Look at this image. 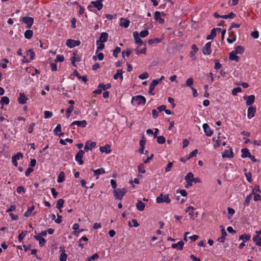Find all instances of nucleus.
<instances>
[{
	"instance_id": "f257e3e1",
	"label": "nucleus",
	"mask_w": 261,
	"mask_h": 261,
	"mask_svg": "<svg viewBox=\"0 0 261 261\" xmlns=\"http://www.w3.org/2000/svg\"><path fill=\"white\" fill-rule=\"evenodd\" d=\"M212 141L215 143L213 145L214 148H217L221 146H225L226 144V138L221 133H219L217 137H214Z\"/></svg>"
},
{
	"instance_id": "f03ea898",
	"label": "nucleus",
	"mask_w": 261,
	"mask_h": 261,
	"mask_svg": "<svg viewBox=\"0 0 261 261\" xmlns=\"http://www.w3.org/2000/svg\"><path fill=\"white\" fill-rule=\"evenodd\" d=\"M103 7L102 2L100 1H92L88 6V9L92 12H95L96 10H100Z\"/></svg>"
},
{
	"instance_id": "7ed1b4c3",
	"label": "nucleus",
	"mask_w": 261,
	"mask_h": 261,
	"mask_svg": "<svg viewBox=\"0 0 261 261\" xmlns=\"http://www.w3.org/2000/svg\"><path fill=\"white\" fill-rule=\"evenodd\" d=\"M156 202L157 203H166V204H169L171 202L169 195H164L163 193H161L159 196L156 197Z\"/></svg>"
},
{
	"instance_id": "20e7f679",
	"label": "nucleus",
	"mask_w": 261,
	"mask_h": 261,
	"mask_svg": "<svg viewBox=\"0 0 261 261\" xmlns=\"http://www.w3.org/2000/svg\"><path fill=\"white\" fill-rule=\"evenodd\" d=\"M114 197L116 199L121 200L126 193V190L123 189H117L114 190Z\"/></svg>"
},
{
	"instance_id": "39448f33",
	"label": "nucleus",
	"mask_w": 261,
	"mask_h": 261,
	"mask_svg": "<svg viewBox=\"0 0 261 261\" xmlns=\"http://www.w3.org/2000/svg\"><path fill=\"white\" fill-rule=\"evenodd\" d=\"M84 154V151L82 150H80L75 156V160L79 163V165H82L84 164V162L82 160L83 155Z\"/></svg>"
},
{
	"instance_id": "423d86ee",
	"label": "nucleus",
	"mask_w": 261,
	"mask_h": 261,
	"mask_svg": "<svg viewBox=\"0 0 261 261\" xmlns=\"http://www.w3.org/2000/svg\"><path fill=\"white\" fill-rule=\"evenodd\" d=\"M22 21L23 23L27 24V28L28 29H30L33 24L34 19L31 17H24L22 19Z\"/></svg>"
},
{
	"instance_id": "0eeeda50",
	"label": "nucleus",
	"mask_w": 261,
	"mask_h": 261,
	"mask_svg": "<svg viewBox=\"0 0 261 261\" xmlns=\"http://www.w3.org/2000/svg\"><path fill=\"white\" fill-rule=\"evenodd\" d=\"M81 42L79 40H74L72 39H68L66 41V45L69 48H72L75 46L80 45Z\"/></svg>"
},
{
	"instance_id": "6e6552de",
	"label": "nucleus",
	"mask_w": 261,
	"mask_h": 261,
	"mask_svg": "<svg viewBox=\"0 0 261 261\" xmlns=\"http://www.w3.org/2000/svg\"><path fill=\"white\" fill-rule=\"evenodd\" d=\"M96 143L91 141H88L86 142L84 146V150L88 152L89 150H91L93 148L96 146Z\"/></svg>"
},
{
	"instance_id": "1a4fd4ad",
	"label": "nucleus",
	"mask_w": 261,
	"mask_h": 261,
	"mask_svg": "<svg viewBox=\"0 0 261 261\" xmlns=\"http://www.w3.org/2000/svg\"><path fill=\"white\" fill-rule=\"evenodd\" d=\"M202 53L204 55H209L211 54V42H208L205 44L202 48Z\"/></svg>"
},
{
	"instance_id": "9d476101",
	"label": "nucleus",
	"mask_w": 261,
	"mask_h": 261,
	"mask_svg": "<svg viewBox=\"0 0 261 261\" xmlns=\"http://www.w3.org/2000/svg\"><path fill=\"white\" fill-rule=\"evenodd\" d=\"M132 100L136 101L138 105H145L146 103V99L145 98L141 95H138L135 97H133L132 98Z\"/></svg>"
},
{
	"instance_id": "9b49d317",
	"label": "nucleus",
	"mask_w": 261,
	"mask_h": 261,
	"mask_svg": "<svg viewBox=\"0 0 261 261\" xmlns=\"http://www.w3.org/2000/svg\"><path fill=\"white\" fill-rule=\"evenodd\" d=\"M23 157L22 153L20 152H17L14 156L12 158V163L15 167L18 166L17 161Z\"/></svg>"
},
{
	"instance_id": "f8f14e48",
	"label": "nucleus",
	"mask_w": 261,
	"mask_h": 261,
	"mask_svg": "<svg viewBox=\"0 0 261 261\" xmlns=\"http://www.w3.org/2000/svg\"><path fill=\"white\" fill-rule=\"evenodd\" d=\"M164 13L161 14L159 11H156L154 13V19L158 21L160 24H163L164 22V19L162 18L161 16H164Z\"/></svg>"
},
{
	"instance_id": "ddd939ff",
	"label": "nucleus",
	"mask_w": 261,
	"mask_h": 261,
	"mask_svg": "<svg viewBox=\"0 0 261 261\" xmlns=\"http://www.w3.org/2000/svg\"><path fill=\"white\" fill-rule=\"evenodd\" d=\"M19 97L18 99V103L22 105L26 103L29 98L25 95V94L24 93L20 92L19 93Z\"/></svg>"
},
{
	"instance_id": "4468645a",
	"label": "nucleus",
	"mask_w": 261,
	"mask_h": 261,
	"mask_svg": "<svg viewBox=\"0 0 261 261\" xmlns=\"http://www.w3.org/2000/svg\"><path fill=\"white\" fill-rule=\"evenodd\" d=\"M202 127L206 136L210 137L213 135V132L207 124L204 123Z\"/></svg>"
},
{
	"instance_id": "2eb2a0df",
	"label": "nucleus",
	"mask_w": 261,
	"mask_h": 261,
	"mask_svg": "<svg viewBox=\"0 0 261 261\" xmlns=\"http://www.w3.org/2000/svg\"><path fill=\"white\" fill-rule=\"evenodd\" d=\"M244 99L246 100V104L247 106L252 105L255 100V96L253 95L244 96Z\"/></svg>"
},
{
	"instance_id": "dca6fc26",
	"label": "nucleus",
	"mask_w": 261,
	"mask_h": 261,
	"mask_svg": "<svg viewBox=\"0 0 261 261\" xmlns=\"http://www.w3.org/2000/svg\"><path fill=\"white\" fill-rule=\"evenodd\" d=\"M133 37L135 40V43L138 45H142L143 41L139 36V33L137 32H134L133 33Z\"/></svg>"
},
{
	"instance_id": "f3484780",
	"label": "nucleus",
	"mask_w": 261,
	"mask_h": 261,
	"mask_svg": "<svg viewBox=\"0 0 261 261\" xmlns=\"http://www.w3.org/2000/svg\"><path fill=\"white\" fill-rule=\"evenodd\" d=\"M87 121L85 120L82 121H74L71 123L70 126H72L76 125L77 126L81 127H85L87 125Z\"/></svg>"
},
{
	"instance_id": "a211bd4d",
	"label": "nucleus",
	"mask_w": 261,
	"mask_h": 261,
	"mask_svg": "<svg viewBox=\"0 0 261 261\" xmlns=\"http://www.w3.org/2000/svg\"><path fill=\"white\" fill-rule=\"evenodd\" d=\"M108 38V34L106 32H102L100 36L99 39L96 41V44H98L100 42H105Z\"/></svg>"
},
{
	"instance_id": "6ab92c4d",
	"label": "nucleus",
	"mask_w": 261,
	"mask_h": 261,
	"mask_svg": "<svg viewBox=\"0 0 261 261\" xmlns=\"http://www.w3.org/2000/svg\"><path fill=\"white\" fill-rule=\"evenodd\" d=\"M233 156V151L231 148L225 150L222 154L223 158H232Z\"/></svg>"
},
{
	"instance_id": "aec40b11",
	"label": "nucleus",
	"mask_w": 261,
	"mask_h": 261,
	"mask_svg": "<svg viewBox=\"0 0 261 261\" xmlns=\"http://www.w3.org/2000/svg\"><path fill=\"white\" fill-rule=\"evenodd\" d=\"M229 59L230 61H235L238 62L239 61V57L237 56V54L234 50H232L229 54Z\"/></svg>"
},
{
	"instance_id": "412c9836",
	"label": "nucleus",
	"mask_w": 261,
	"mask_h": 261,
	"mask_svg": "<svg viewBox=\"0 0 261 261\" xmlns=\"http://www.w3.org/2000/svg\"><path fill=\"white\" fill-rule=\"evenodd\" d=\"M256 111L255 108L250 107L248 109L247 111V117L249 119L252 118L254 116Z\"/></svg>"
},
{
	"instance_id": "4be33fe9",
	"label": "nucleus",
	"mask_w": 261,
	"mask_h": 261,
	"mask_svg": "<svg viewBox=\"0 0 261 261\" xmlns=\"http://www.w3.org/2000/svg\"><path fill=\"white\" fill-rule=\"evenodd\" d=\"M60 255L59 257L60 261H66L67 257V255L65 253V250L63 248L60 247Z\"/></svg>"
},
{
	"instance_id": "5701e85b",
	"label": "nucleus",
	"mask_w": 261,
	"mask_h": 261,
	"mask_svg": "<svg viewBox=\"0 0 261 261\" xmlns=\"http://www.w3.org/2000/svg\"><path fill=\"white\" fill-rule=\"evenodd\" d=\"M99 150L102 153L109 154L111 152L110 146L109 144H106L104 146H101Z\"/></svg>"
},
{
	"instance_id": "b1692460",
	"label": "nucleus",
	"mask_w": 261,
	"mask_h": 261,
	"mask_svg": "<svg viewBox=\"0 0 261 261\" xmlns=\"http://www.w3.org/2000/svg\"><path fill=\"white\" fill-rule=\"evenodd\" d=\"M227 236V233L224 228L221 230V236L217 239V241L220 243H224L225 240V237Z\"/></svg>"
},
{
	"instance_id": "393cba45",
	"label": "nucleus",
	"mask_w": 261,
	"mask_h": 261,
	"mask_svg": "<svg viewBox=\"0 0 261 261\" xmlns=\"http://www.w3.org/2000/svg\"><path fill=\"white\" fill-rule=\"evenodd\" d=\"M129 23V20L126 18H121L120 19V25L121 27H123L125 28H127L128 27Z\"/></svg>"
},
{
	"instance_id": "a878e982",
	"label": "nucleus",
	"mask_w": 261,
	"mask_h": 261,
	"mask_svg": "<svg viewBox=\"0 0 261 261\" xmlns=\"http://www.w3.org/2000/svg\"><path fill=\"white\" fill-rule=\"evenodd\" d=\"M184 245V242L182 241H180L177 243L173 244L172 245V248H177L179 250H181L183 249Z\"/></svg>"
},
{
	"instance_id": "bb28decb",
	"label": "nucleus",
	"mask_w": 261,
	"mask_h": 261,
	"mask_svg": "<svg viewBox=\"0 0 261 261\" xmlns=\"http://www.w3.org/2000/svg\"><path fill=\"white\" fill-rule=\"evenodd\" d=\"M163 37L161 38H155L153 39H150L148 40V42L149 45L156 44L161 42L163 40Z\"/></svg>"
},
{
	"instance_id": "cd10ccee",
	"label": "nucleus",
	"mask_w": 261,
	"mask_h": 261,
	"mask_svg": "<svg viewBox=\"0 0 261 261\" xmlns=\"http://www.w3.org/2000/svg\"><path fill=\"white\" fill-rule=\"evenodd\" d=\"M145 207V204L142 201H138L136 204V208L138 211H143Z\"/></svg>"
},
{
	"instance_id": "c85d7f7f",
	"label": "nucleus",
	"mask_w": 261,
	"mask_h": 261,
	"mask_svg": "<svg viewBox=\"0 0 261 261\" xmlns=\"http://www.w3.org/2000/svg\"><path fill=\"white\" fill-rule=\"evenodd\" d=\"M34 208H35L33 205L32 206L28 207L27 211L25 212V213L24 214V216L27 218L30 217L31 216L32 213L34 211Z\"/></svg>"
},
{
	"instance_id": "c756f323",
	"label": "nucleus",
	"mask_w": 261,
	"mask_h": 261,
	"mask_svg": "<svg viewBox=\"0 0 261 261\" xmlns=\"http://www.w3.org/2000/svg\"><path fill=\"white\" fill-rule=\"evenodd\" d=\"M65 180V174L64 172L63 171H61L59 173L58 178H57V182L58 183H61L63 182Z\"/></svg>"
},
{
	"instance_id": "7c9ffc66",
	"label": "nucleus",
	"mask_w": 261,
	"mask_h": 261,
	"mask_svg": "<svg viewBox=\"0 0 261 261\" xmlns=\"http://www.w3.org/2000/svg\"><path fill=\"white\" fill-rule=\"evenodd\" d=\"M253 240L256 245L261 246V237L259 235H255L253 237Z\"/></svg>"
},
{
	"instance_id": "2f4dec72",
	"label": "nucleus",
	"mask_w": 261,
	"mask_h": 261,
	"mask_svg": "<svg viewBox=\"0 0 261 261\" xmlns=\"http://www.w3.org/2000/svg\"><path fill=\"white\" fill-rule=\"evenodd\" d=\"M54 132L56 134L59 136H61L63 135V133H61V126L60 124H58L56 128L54 129Z\"/></svg>"
},
{
	"instance_id": "473e14b6",
	"label": "nucleus",
	"mask_w": 261,
	"mask_h": 261,
	"mask_svg": "<svg viewBox=\"0 0 261 261\" xmlns=\"http://www.w3.org/2000/svg\"><path fill=\"white\" fill-rule=\"evenodd\" d=\"M242 155L241 157L242 158H245L247 156H249L250 155V153L247 148H243L241 150Z\"/></svg>"
},
{
	"instance_id": "72a5a7b5",
	"label": "nucleus",
	"mask_w": 261,
	"mask_h": 261,
	"mask_svg": "<svg viewBox=\"0 0 261 261\" xmlns=\"http://www.w3.org/2000/svg\"><path fill=\"white\" fill-rule=\"evenodd\" d=\"M122 74H123V71L121 70H117V73L115 74H114V79L115 80H117L118 77H119V79L121 80H123Z\"/></svg>"
},
{
	"instance_id": "f704fd0d",
	"label": "nucleus",
	"mask_w": 261,
	"mask_h": 261,
	"mask_svg": "<svg viewBox=\"0 0 261 261\" xmlns=\"http://www.w3.org/2000/svg\"><path fill=\"white\" fill-rule=\"evenodd\" d=\"M33 32L32 30L29 29L24 32V36L26 39H30L33 36Z\"/></svg>"
},
{
	"instance_id": "c9c22d12",
	"label": "nucleus",
	"mask_w": 261,
	"mask_h": 261,
	"mask_svg": "<svg viewBox=\"0 0 261 261\" xmlns=\"http://www.w3.org/2000/svg\"><path fill=\"white\" fill-rule=\"evenodd\" d=\"M194 210V207L192 206H188L186 211L187 213H189V215L191 217V218H192L194 219V214L193 212V211Z\"/></svg>"
},
{
	"instance_id": "e433bc0d",
	"label": "nucleus",
	"mask_w": 261,
	"mask_h": 261,
	"mask_svg": "<svg viewBox=\"0 0 261 261\" xmlns=\"http://www.w3.org/2000/svg\"><path fill=\"white\" fill-rule=\"evenodd\" d=\"M10 100L8 97L3 96L2 97L1 100L0 101V103L2 106L4 105H8L9 103Z\"/></svg>"
},
{
	"instance_id": "4c0bfd02",
	"label": "nucleus",
	"mask_w": 261,
	"mask_h": 261,
	"mask_svg": "<svg viewBox=\"0 0 261 261\" xmlns=\"http://www.w3.org/2000/svg\"><path fill=\"white\" fill-rule=\"evenodd\" d=\"M216 29H213L211 30L210 34L207 36L206 39L207 40L213 39L216 36Z\"/></svg>"
},
{
	"instance_id": "58836bf2",
	"label": "nucleus",
	"mask_w": 261,
	"mask_h": 261,
	"mask_svg": "<svg viewBox=\"0 0 261 261\" xmlns=\"http://www.w3.org/2000/svg\"><path fill=\"white\" fill-rule=\"evenodd\" d=\"M234 51L237 54H242L244 52V48L243 46L239 45L236 47Z\"/></svg>"
},
{
	"instance_id": "ea45409f",
	"label": "nucleus",
	"mask_w": 261,
	"mask_h": 261,
	"mask_svg": "<svg viewBox=\"0 0 261 261\" xmlns=\"http://www.w3.org/2000/svg\"><path fill=\"white\" fill-rule=\"evenodd\" d=\"M194 179V175L192 173H188L185 176V180L186 181H193Z\"/></svg>"
},
{
	"instance_id": "a19ab883",
	"label": "nucleus",
	"mask_w": 261,
	"mask_h": 261,
	"mask_svg": "<svg viewBox=\"0 0 261 261\" xmlns=\"http://www.w3.org/2000/svg\"><path fill=\"white\" fill-rule=\"evenodd\" d=\"M252 197V194H250L248 195L245 198V201L244 202V205L245 206H248L249 204V202L250 201V200L251 199Z\"/></svg>"
},
{
	"instance_id": "79ce46f5",
	"label": "nucleus",
	"mask_w": 261,
	"mask_h": 261,
	"mask_svg": "<svg viewBox=\"0 0 261 261\" xmlns=\"http://www.w3.org/2000/svg\"><path fill=\"white\" fill-rule=\"evenodd\" d=\"M64 201L62 199H60L58 200L57 203L56 204V207L59 210H60L63 207L64 204Z\"/></svg>"
},
{
	"instance_id": "37998d69",
	"label": "nucleus",
	"mask_w": 261,
	"mask_h": 261,
	"mask_svg": "<svg viewBox=\"0 0 261 261\" xmlns=\"http://www.w3.org/2000/svg\"><path fill=\"white\" fill-rule=\"evenodd\" d=\"M93 172L95 175H99L105 173V169L102 168L98 169L97 170H94Z\"/></svg>"
},
{
	"instance_id": "c03bdc74",
	"label": "nucleus",
	"mask_w": 261,
	"mask_h": 261,
	"mask_svg": "<svg viewBox=\"0 0 261 261\" xmlns=\"http://www.w3.org/2000/svg\"><path fill=\"white\" fill-rule=\"evenodd\" d=\"M193 79L192 77H189L187 80L185 86L189 87L191 88V87H193L192 85L193 84Z\"/></svg>"
},
{
	"instance_id": "a18cd8bd",
	"label": "nucleus",
	"mask_w": 261,
	"mask_h": 261,
	"mask_svg": "<svg viewBox=\"0 0 261 261\" xmlns=\"http://www.w3.org/2000/svg\"><path fill=\"white\" fill-rule=\"evenodd\" d=\"M27 55L28 57L30 58V59L32 60L34 59L35 57V53L32 49H29L27 51Z\"/></svg>"
},
{
	"instance_id": "49530a36",
	"label": "nucleus",
	"mask_w": 261,
	"mask_h": 261,
	"mask_svg": "<svg viewBox=\"0 0 261 261\" xmlns=\"http://www.w3.org/2000/svg\"><path fill=\"white\" fill-rule=\"evenodd\" d=\"M98 85L99 88H100L102 90H106L111 87V85L110 84L105 85L102 83H100Z\"/></svg>"
},
{
	"instance_id": "de8ad7c7",
	"label": "nucleus",
	"mask_w": 261,
	"mask_h": 261,
	"mask_svg": "<svg viewBox=\"0 0 261 261\" xmlns=\"http://www.w3.org/2000/svg\"><path fill=\"white\" fill-rule=\"evenodd\" d=\"M138 172L140 173L144 174L145 173L146 171L145 169V166L143 164H140L138 166Z\"/></svg>"
},
{
	"instance_id": "09e8293b",
	"label": "nucleus",
	"mask_w": 261,
	"mask_h": 261,
	"mask_svg": "<svg viewBox=\"0 0 261 261\" xmlns=\"http://www.w3.org/2000/svg\"><path fill=\"white\" fill-rule=\"evenodd\" d=\"M27 231H22L18 236V240L19 241V242H21L22 240L23 239V238L25 237V236H26V234H27Z\"/></svg>"
},
{
	"instance_id": "8fccbe9b",
	"label": "nucleus",
	"mask_w": 261,
	"mask_h": 261,
	"mask_svg": "<svg viewBox=\"0 0 261 261\" xmlns=\"http://www.w3.org/2000/svg\"><path fill=\"white\" fill-rule=\"evenodd\" d=\"M146 50H147V49H146V48L145 47L143 48H142V49H140L139 48H137L135 50L136 54L137 55H139V54H145L146 53Z\"/></svg>"
},
{
	"instance_id": "3c124183",
	"label": "nucleus",
	"mask_w": 261,
	"mask_h": 261,
	"mask_svg": "<svg viewBox=\"0 0 261 261\" xmlns=\"http://www.w3.org/2000/svg\"><path fill=\"white\" fill-rule=\"evenodd\" d=\"M72 142H73V140L71 139H66L65 140H63V139L60 140V143L63 145H66L67 142H69V143H72Z\"/></svg>"
},
{
	"instance_id": "603ef678",
	"label": "nucleus",
	"mask_w": 261,
	"mask_h": 261,
	"mask_svg": "<svg viewBox=\"0 0 261 261\" xmlns=\"http://www.w3.org/2000/svg\"><path fill=\"white\" fill-rule=\"evenodd\" d=\"M250 239V236L248 234H244L241 235L239 237L240 240H243L244 242L247 241L249 240Z\"/></svg>"
},
{
	"instance_id": "864d4df0",
	"label": "nucleus",
	"mask_w": 261,
	"mask_h": 261,
	"mask_svg": "<svg viewBox=\"0 0 261 261\" xmlns=\"http://www.w3.org/2000/svg\"><path fill=\"white\" fill-rule=\"evenodd\" d=\"M103 58H104L103 54L102 53H99L97 56H93V59L94 60H96L97 59H98L99 61H102L103 59Z\"/></svg>"
},
{
	"instance_id": "5fc2aeb1",
	"label": "nucleus",
	"mask_w": 261,
	"mask_h": 261,
	"mask_svg": "<svg viewBox=\"0 0 261 261\" xmlns=\"http://www.w3.org/2000/svg\"><path fill=\"white\" fill-rule=\"evenodd\" d=\"M165 141L166 140L164 137L160 136L157 137V142L159 144H163L165 142Z\"/></svg>"
},
{
	"instance_id": "6e6d98bb",
	"label": "nucleus",
	"mask_w": 261,
	"mask_h": 261,
	"mask_svg": "<svg viewBox=\"0 0 261 261\" xmlns=\"http://www.w3.org/2000/svg\"><path fill=\"white\" fill-rule=\"evenodd\" d=\"M139 35L140 37L144 38L149 35V32L148 30H143L141 31Z\"/></svg>"
},
{
	"instance_id": "4d7b16f0",
	"label": "nucleus",
	"mask_w": 261,
	"mask_h": 261,
	"mask_svg": "<svg viewBox=\"0 0 261 261\" xmlns=\"http://www.w3.org/2000/svg\"><path fill=\"white\" fill-rule=\"evenodd\" d=\"M132 53V49H127L126 51H123L122 54V57L123 58H124V57L126 56V57H128Z\"/></svg>"
},
{
	"instance_id": "13d9d810",
	"label": "nucleus",
	"mask_w": 261,
	"mask_h": 261,
	"mask_svg": "<svg viewBox=\"0 0 261 261\" xmlns=\"http://www.w3.org/2000/svg\"><path fill=\"white\" fill-rule=\"evenodd\" d=\"M197 153H198L197 149L194 150L193 151H192V152H191L189 153L188 156L187 157V159H190L191 158L197 155Z\"/></svg>"
},
{
	"instance_id": "bf43d9fd",
	"label": "nucleus",
	"mask_w": 261,
	"mask_h": 261,
	"mask_svg": "<svg viewBox=\"0 0 261 261\" xmlns=\"http://www.w3.org/2000/svg\"><path fill=\"white\" fill-rule=\"evenodd\" d=\"M149 75L147 72H144L139 76V78L141 80L147 79Z\"/></svg>"
},
{
	"instance_id": "052dcab7",
	"label": "nucleus",
	"mask_w": 261,
	"mask_h": 261,
	"mask_svg": "<svg viewBox=\"0 0 261 261\" xmlns=\"http://www.w3.org/2000/svg\"><path fill=\"white\" fill-rule=\"evenodd\" d=\"M99 257V255L97 253H95L91 256L88 257L87 261H91L97 259Z\"/></svg>"
},
{
	"instance_id": "680f3d73",
	"label": "nucleus",
	"mask_w": 261,
	"mask_h": 261,
	"mask_svg": "<svg viewBox=\"0 0 261 261\" xmlns=\"http://www.w3.org/2000/svg\"><path fill=\"white\" fill-rule=\"evenodd\" d=\"M241 91L242 90L240 87L235 88L232 90V94L233 95H236L238 93L241 92Z\"/></svg>"
},
{
	"instance_id": "e2e57ef3",
	"label": "nucleus",
	"mask_w": 261,
	"mask_h": 261,
	"mask_svg": "<svg viewBox=\"0 0 261 261\" xmlns=\"http://www.w3.org/2000/svg\"><path fill=\"white\" fill-rule=\"evenodd\" d=\"M121 51V48L119 47H116L115 49L113 50V56L117 58L118 56V54L120 53Z\"/></svg>"
},
{
	"instance_id": "0e129e2a",
	"label": "nucleus",
	"mask_w": 261,
	"mask_h": 261,
	"mask_svg": "<svg viewBox=\"0 0 261 261\" xmlns=\"http://www.w3.org/2000/svg\"><path fill=\"white\" fill-rule=\"evenodd\" d=\"M53 115V113L50 111H45L44 112V118L46 119L51 117Z\"/></svg>"
},
{
	"instance_id": "69168bd1",
	"label": "nucleus",
	"mask_w": 261,
	"mask_h": 261,
	"mask_svg": "<svg viewBox=\"0 0 261 261\" xmlns=\"http://www.w3.org/2000/svg\"><path fill=\"white\" fill-rule=\"evenodd\" d=\"M260 192V190L259 189V187L258 186H256L252 190V193L251 194H258V193Z\"/></svg>"
},
{
	"instance_id": "338daca9",
	"label": "nucleus",
	"mask_w": 261,
	"mask_h": 261,
	"mask_svg": "<svg viewBox=\"0 0 261 261\" xmlns=\"http://www.w3.org/2000/svg\"><path fill=\"white\" fill-rule=\"evenodd\" d=\"M97 45L98 47L96 50V52L102 50L105 47V45L103 42H100L99 43H98V44H97Z\"/></svg>"
},
{
	"instance_id": "774afa93",
	"label": "nucleus",
	"mask_w": 261,
	"mask_h": 261,
	"mask_svg": "<svg viewBox=\"0 0 261 261\" xmlns=\"http://www.w3.org/2000/svg\"><path fill=\"white\" fill-rule=\"evenodd\" d=\"M16 191L18 193H24L26 191L24 187H23L22 186H19L17 187V188L16 189Z\"/></svg>"
}]
</instances>
